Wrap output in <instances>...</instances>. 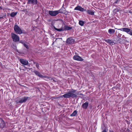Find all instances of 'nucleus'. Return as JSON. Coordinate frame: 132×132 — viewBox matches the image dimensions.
<instances>
[{
    "instance_id": "36",
    "label": "nucleus",
    "mask_w": 132,
    "mask_h": 132,
    "mask_svg": "<svg viewBox=\"0 0 132 132\" xmlns=\"http://www.w3.org/2000/svg\"><path fill=\"white\" fill-rule=\"evenodd\" d=\"M22 32H23L22 34H25L26 33V32H25L24 31H22Z\"/></svg>"
},
{
    "instance_id": "39",
    "label": "nucleus",
    "mask_w": 132,
    "mask_h": 132,
    "mask_svg": "<svg viewBox=\"0 0 132 132\" xmlns=\"http://www.w3.org/2000/svg\"><path fill=\"white\" fill-rule=\"evenodd\" d=\"M2 8L1 7V6H0V10H2Z\"/></svg>"
},
{
    "instance_id": "13",
    "label": "nucleus",
    "mask_w": 132,
    "mask_h": 132,
    "mask_svg": "<svg viewBox=\"0 0 132 132\" xmlns=\"http://www.w3.org/2000/svg\"><path fill=\"white\" fill-rule=\"evenodd\" d=\"M20 61L22 64L25 65L28 64V62L27 60L25 59H21L20 60Z\"/></svg>"
},
{
    "instance_id": "42",
    "label": "nucleus",
    "mask_w": 132,
    "mask_h": 132,
    "mask_svg": "<svg viewBox=\"0 0 132 132\" xmlns=\"http://www.w3.org/2000/svg\"><path fill=\"white\" fill-rule=\"evenodd\" d=\"M54 42L53 43H52V45H53L54 44Z\"/></svg>"
},
{
    "instance_id": "15",
    "label": "nucleus",
    "mask_w": 132,
    "mask_h": 132,
    "mask_svg": "<svg viewBox=\"0 0 132 132\" xmlns=\"http://www.w3.org/2000/svg\"><path fill=\"white\" fill-rule=\"evenodd\" d=\"M104 40L107 43H109L111 45H113L114 44V43L113 41L112 40H111L110 39H108L107 40L104 39Z\"/></svg>"
},
{
    "instance_id": "25",
    "label": "nucleus",
    "mask_w": 132,
    "mask_h": 132,
    "mask_svg": "<svg viewBox=\"0 0 132 132\" xmlns=\"http://www.w3.org/2000/svg\"><path fill=\"white\" fill-rule=\"evenodd\" d=\"M19 42L22 43V44H23V45L25 43V42L23 40H20Z\"/></svg>"
},
{
    "instance_id": "26",
    "label": "nucleus",
    "mask_w": 132,
    "mask_h": 132,
    "mask_svg": "<svg viewBox=\"0 0 132 132\" xmlns=\"http://www.w3.org/2000/svg\"><path fill=\"white\" fill-rule=\"evenodd\" d=\"M34 63L35 64H36V67L38 69L39 67V65L38 63L36 62H34Z\"/></svg>"
},
{
    "instance_id": "3",
    "label": "nucleus",
    "mask_w": 132,
    "mask_h": 132,
    "mask_svg": "<svg viewBox=\"0 0 132 132\" xmlns=\"http://www.w3.org/2000/svg\"><path fill=\"white\" fill-rule=\"evenodd\" d=\"M11 36L14 42H16L19 40L20 38L16 34L12 33L11 34Z\"/></svg>"
},
{
    "instance_id": "20",
    "label": "nucleus",
    "mask_w": 132,
    "mask_h": 132,
    "mask_svg": "<svg viewBox=\"0 0 132 132\" xmlns=\"http://www.w3.org/2000/svg\"><path fill=\"white\" fill-rule=\"evenodd\" d=\"M77 114V111L76 110L74 111L73 113L70 115V116L71 117L75 116Z\"/></svg>"
},
{
    "instance_id": "24",
    "label": "nucleus",
    "mask_w": 132,
    "mask_h": 132,
    "mask_svg": "<svg viewBox=\"0 0 132 132\" xmlns=\"http://www.w3.org/2000/svg\"><path fill=\"white\" fill-rule=\"evenodd\" d=\"M26 12L27 13H28L30 15H34V13L32 12H28V11H26Z\"/></svg>"
},
{
    "instance_id": "17",
    "label": "nucleus",
    "mask_w": 132,
    "mask_h": 132,
    "mask_svg": "<svg viewBox=\"0 0 132 132\" xmlns=\"http://www.w3.org/2000/svg\"><path fill=\"white\" fill-rule=\"evenodd\" d=\"M87 13L91 15H94V14L95 12L93 11L90 10H87Z\"/></svg>"
},
{
    "instance_id": "33",
    "label": "nucleus",
    "mask_w": 132,
    "mask_h": 132,
    "mask_svg": "<svg viewBox=\"0 0 132 132\" xmlns=\"http://www.w3.org/2000/svg\"><path fill=\"white\" fill-rule=\"evenodd\" d=\"M58 39H62V38H56L55 41L54 42H56V40Z\"/></svg>"
},
{
    "instance_id": "41",
    "label": "nucleus",
    "mask_w": 132,
    "mask_h": 132,
    "mask_svg": "<svg viewBox=\"0 0 132 132\" xmlns=\"http://www.w3.org/2000/svg\"><path fill=\"white\" fill-rule=\"evenodd\" d=\"M2 17H0V19H2Z\"/></svg>"
},
{
    "instance_id": "11",
    "label": "nucleus",
    "mask_w": 132,
    "mask_h": 132,
    "mask_svg": "<svg viewBox=\"0 0 132 132\" xmlns=\"http://www.w3.org/2000/svg\"><path fill=\"white\" fill-rule=\"evenodd\" d=\"M73 58L74 60L78 61H81L84 60V59L78 55H74Z\"/></svg>"
},
{
    "instance_id": "8",
    "label": "nucleus",
    "mask_w": 132,
    "mask_h": 132,
    "mask_svg": "<svg viewBox=\"0 0 132 132\" xmlns=\"http://www.w3.org/2000/svg\"><path fill=\"white\" fill-rule=\"evenodd\" d=\"M37 0H28L27 4H28L35 5L37 4Z\"/></svg>"
},
{
    "instance_id": "4",
    "label": "nucleus",
    "mask_w": 132,
    "mask_h": 132,
    "mask_svg": "<svg viewBox=\"0 0 132 132\" xmlns=\"http://www.w3.org/2000/svg\"><path fill=\"white\" fill-rule=\"evenodd\" d=\"M59 13H62L64 14L65 15H67L68 12L66 11L65 9L63 7V6L61 9L58 11Z\"/></svg>"
},
{
    "instance_id": "28",
    "label": "nucleus",
    "mask_w": 132,
    "mask_h": 132,
    "mask_svg": "<svg viewBox=\"0 0 132 132\" xmlns=\"http://www.w3.org/2000/svg\"><path fill=\"white\" fill-rule=\"evenodd\" d=\"M122 35V34H121L120 33H119L118 34V35L117 36L118 38H119Z\"/></svg>"
},
{
    "instance_id": "30",
    "label": "nucleus",
    "mask_w": 132,
    "mask_h": 132,
    "mask_svg": "<svg viewBox=\"0 0 132 132\" xmlns=\"http://www.w3.org/2000/svg\"><path fill=\"white\" fill-rule=\"evenodd\" d=\"M79 92H78V93H77V95H82V96L84 95L83 94H81V93H80Z\"/></svg>"
},
{
    "instance_id": "38",
    "label": "nucleus",
    "mask_w": 132,
    "mask_h": 132,
    "mask_svg": "<svg viewBox=\"0 0 132 132\" xmlns=\"http://www.w3.org/2000/svg\"><path fill=\"white\" fill-rule=\"evenodd\" d=\"M102 132H106V131L105 130H103Z\"/></svg>"
},
{
    "instance_id": "7",
    "label": "nucleus",
    "mask_w": 132,
    "mask_h": 132,
    "mask_svg": "<svg viewBox=\"0 0 132 132\" xmlns=\"http://www.w3.org/2000/svg\"><path fill=\"white\" fill-rule=\"evenodd\" d=\"M49 13L52 16H55L59 13L58 11H49Z\"/></svg>"
},
{
    "instance_id": "9",
    "label": "nucleus",
    "mask_w": 132,
    "mask_h": 132,
    "mask_svg": "<svg viewBox=\"0 0 132 132\" xmlns=\"http://www.w3.org/2000/svg\"><path fill=\"white\" fill-rule=\"evenodd\" d=\"M74 40L71 37L68 38L66 41L67 43L69 44H74Z\"/></svg>"
},
{
    "instance_id": "23",
    "label": "nucleus",
    "mask_w": 132,
    "mask_h": 132,
    "mask_svg": "<svg viewBox=\"0 0 132 132\" xmlns=\"http://www.w3.org/2000/svg\"><path fill=\"white\" fill-rule=\"evenodd\" d=\"M55 29L56 30L59 31H64V30H63V29L62 28H61L60 29H58L56 28H55Z\"/></svg>"
},
{
    "instance_id": "31",
    "label": "nucleus",
    "mask_w": 132,
    "mask_h": 132,
    "mask_svg": "<svg viewBox=\"0 0 132 132\" xmlns=\"http://www.w3.org/2000/svg\"><path fill=\"white\" fill-rule=\"evenodd\" d=\"M129 34L130 35H131V36H132V30H131L130 31V32H129Z\"/></svg>"
},
{
    "instance_id": "40",
    "label": "nucleus",
    "mask_w": 132,
    "mask_h": 132,
    "mask_svg": "<svg viewBox=\"0 0 132 132\" xmlns=\"http://www.w3.org/2000/svg\"><path fill=\"white\" fill-rule=\"evenodd\" d=\"M84 11H86L87 12V10H86V9H84Z\"/></svg>"
},
{
    "instance_id": "1",
    "label": "nucleus",
    "mask_w": 132,
    "mask_h": 132,
    "mask_svg": "<svg viewBox=\"0 0 132 132\" xmlns=\"http://www.w3.org/2000/svg\"><path fill=\"white\" fill-rule=\"evenodd\" d=\"M76 91V90H75L73 89H71L70 90V91L68 92L67 93L65 94L62 96H60L59 97L61 98L63 97L65 98H70L71 97L73 98H76L77 95L74 94Z\"/></svg>"
},
{
    "instance_id": "18",
    "label": "nucleus",
    "mask_w": 132,
    "mask_h": 132,
    "mask_svg": "<svg viewBox=\"0 0 132 132\" xmlns=\"http://www.w3.org/2000/svg\"><path fill=\"white\" fill-rule=\"evenodd\" d=\"M88 104V103L86 102L82 105V107L83 109H86L87 108Z\"/></svg>"
},
{
    "instance_id": "22",
    "label": "nucleus",
    "mask_w": 132,
    "mask_h": 132,
    "mask_svg": "<svg viewBox=\"0 0 132 132\" xmlns=\"http://www.w3.org/2000/svg\"><path fill=\"white\" fill-rule=\"evenodd\" d=\"M79 23L80 25L82 26L84 24V22L83 20H80L79 21Z\"/></svg>"
},
{
    "instance_id": "34",
    "label": "nucleus",
    "mask_w": 132,
    "mask_h": 132,
    "mask_svg": "<svg viewBox=\"0 0 132 132\" xmlns=\"http://www.w3.org/2000/svg\"><path fill=\"white\" fill-rule=\"evenodd\" d=\"M118 0H117V1H116L114 3V4H117V3H118Z\"/></svg>"
},
{
    "instance_id": "27",
    "label": "nucleus",
    "mask_w": 132,
    "mask_h": 132,
    "mask_svg": "<svg viewBox=\"0 0 132 132\" xmlns=\"http://www.w3.org/2000/svg\"><path fill=\"white\" fill-rule=\"evenodd\" d=\"M24 46L27 49H29V47L25 43L23 44Z\"/></svg>"
},
{
    "instance_id": "5",
    "label": "nucleus",
    "mask_w": 132,
    "mask_h": 132,
    "mask_svg": "<svg viewBox=\"0 0 132 132\" xmlns=\"http://www.w3.org/2000/svg\"><path fill=\"white\" fill-rule=\"evenodd\" d=\"M28 99H30L29 97H22L19 100L17 103H22L25 102Z\"/></svg>"
},
{
    "instance_id": "2",
    "label": "nucleus",
    "mask_w": 132,
    "mask_h": 132,
    "mask_svg": "<svg viewBox=\"0 0 132 132\" xmlns=\"http://www.w3.org/2000/svg\"><path fill=\"white\" fill-rule=\"evenodd\" d=\"M14 28V31L17 34H21L23 33L21 29L16 24H15Z\"/></svg>"
},
{
    "instance_id": "21",
    "label": "nucleus",
    "mask_w": 132,
    "mask_h": 132,
    "mask_svg": "<svg viewBox=\"0 0 132 132\" xmlns=\"http://www.w3.org/2000/svg\"><path fill=\"white\" fill-rule=\"evenodd\" d=\"M17 12H13L10 14V16L12 17H14L17 15Z\"/></svg>"
},
{
    "instance_id": "32",
    "label": "nucleus",
    "mask_w": 132,
    "mask_h": 132,
    "mask_svg": "<svg viewBox=\"0 0 132 132\" xmlns=\"http://www.w3.org/2000/svg\"><path fill=\"white\" fill-rule=\"evenodd\" d=\"M122 38H125V39H126L127 38V37H126L125 35H123L122 36Z\"/></svg>"
},
{
    "instance_id": "12",
    "label": "nucleus",
    "mask_w": 132,
    "mask_h": 132,
    "mask_svg": "<svg viewBox=\"0 0 132 132\" xmlns=\"http://www.w3.org/2000/svg\"><path fill=\"white\" fill-rule=\"evenodd\" d=\"M5 126V124L4 121L2 119L0 118V128H3Z\"/></svg>"
},
{
    "instance_id": "16",
    "label": "nucleus",
    "mask_w": 132,
    "mask_h": 132,
    "mask_svg": "<svg viewBox=\"0 0 132 132\" xmlns=\"http://www.w3.org/2000/svg\"><path fill=\"white\" fill-rule=\"evenodd\" d=\"M115 32V30L114 29H110L108 30V32L111 35L114 34Z\"/></svg>"
},
{
    "instance_id": "10",
    "label": "nucleus",
    "mask_w": 132,
    "mask_h": 132,
    "mask_svg": "<svg viewBox=\"0 0 132 132\" xmlns=\"http://www.w3.org/2000/svg\"><path fill=\"white\" fill-rule=\"evenodd\" d=\"M33 72L34 73L36 76L41 78H45L46 77V76L41 75L39 72L35 70L33 71Z\"/></svg>"
},
{
    "instance_id": "6",
    "label": "nucleus",
    "mask_w": 132,
    "mask_h": 132,
    "mask_svg": "<svg viewBox=\"0 0 132 132\" xmlns=\"http://www.w3.org/2000/svg\"><path fill=\"white\" fill-rule=\"evenodd\" d=\"M115 29L125 32L128 34H129V32H130L131 30L130 29L127 28H122L119 29L116 28Z\"/></svg>"
},
{
    "instance_id": "19",
    "label": "nucleus",
    "mask_w": 132,
    "mask_h": 132,
    "mask_svg": "<svg viewBox=\"0 0 132 132\" xmlns=\"http://www.w3.org/2000/svg\"><path fill=\"white\" fill-rule=\"evenodd\" d=\"M72 27H69L65 25L63 27V30H69L72 29Z\"/></svg>"
},
{
    "instance_id": "35",
    "label": "nucleus",
    "mask_w": 132,
    "mask_h": 132,
    "mask_svg": "<svg viewBox=\"0 0 132 132\" xmlns=\"http://www.w3.org/2000/svg\"><path fill=\"white\" fill-rule=\"evenodd\" d=\"M59 97H53V98L54 99H58V98H60Z\"/></svg>"
},
{
    "instance_id": "29",
    "label": "nucleus",
    "mask_w": 132,
    "mask_h": 132,
    "mask_svg": "<svg viewBox=\"0 0 132 132\" xmlns=\"http://www.w3.org/2000/svg\"><path fill=\"white\" fill-rule=\"evenodd\" d=\"M114 11L115 12H117L119 11V10L118 9H115L114 10Z\"/></svg>"
},
{
    "instance_id": "37",
    "label": "nucleus",
    "mask_w": 132,
    "mask_h": 132,
    "mask_svg": "<svg viewBox=\"0 0 132 132\" xmlns=\"http://www.w3.org/2000/svg\"><path fill=\"white\" fill-rule=\"evenodd\" d=\"M109 131L110 132H113L112 130H110Z\"/></svg>"
},
{
    "instance_id": "14",
    "label": "nucleus",
    "mask_w": 132,
    "mask_h": 132,
    "mask_svg": "<svg viewBox=\"0 0 132 132\" xmlns=\"http://www.w3.org/2000/svg\"><path fill=\"white\" fill-rule=\"evenodd\" d=\"M75 10L79 11L81 12H83L84 11V9L79 6H77L74 9Z\"/></svg>"
}]
</instances>
